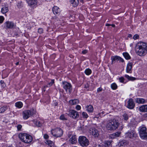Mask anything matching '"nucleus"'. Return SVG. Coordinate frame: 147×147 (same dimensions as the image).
Here are the masks:
<instances>
[{
	"label": "nucleus",
	"instance_id": "obj_1",
	"mask_svg": "<svg viewBox=\"0 0 147 147\" xmlns=\"http://www.w3.org/2000/svg\"><path fill=\"white\" fill-rule=\"evenodd\" d=\"M120 123L118 120L115 119L109 120L106 125V128L108 130H114L118 128Z\"/></svg>",
	"mask_w": 147,
	"mask_h": 147
},
{
	"label": "nucleus",
	"instance_id": "obj_2",
	"mask_svg": "<svg viewBox=\"0 0 147 147\" xmlns=\"http://www.w3.org/2000/svg\"><path fill=\"white\" fill-rule=\"evenodd\" d=\"M19 137L22 141L26 143H30L32 141V136L26 134H20Z\"/></svg>",
	"mask_w": 147,
	"mask_h": 147
},
{
	"label": "nucleus",
	"instance_id": "obj_3",
	"mask_svg": "<svg viewBox=\"0 0 147 147\" xmlns=\"http://www.w3.org/2000/svg\"><path fill=\"white\" fill-rule=\"evenodd\" d=\"M135 50L139 55L143 56L147 53V47H136Z\"/></svg>",
	"mask_w": 147,
	"mask_h": 147
},
{
	"label": "nucleus",
	"instance_id": "obj_4",
	"mask_svg": "<svg viewBox=\"0 0 147 147\" xmlns=\"http://www.w3.org/2000/svg\"><path fill=\"white\" fill-rule=\"evenodd\" d=\"M78 141L80 145L82 146H87L89 144L88 139L85 136H81L79 137Z\"/></svg>",
	"mask_w": 147,
	"mask_h": 147
},
{
	"label": "nucleus",
	"instance_id": "obj_5",
	"mask_svg": "<svg viewBox=\"0 0 147 147\" xmlns=\"http://www.w3.org/2000/svg\"><path fill=\"white\" fill-rule=\"evenodd\" d=\"M51 134L55 137H61L63 134V131L60 128H56L51 130Z\"/></svg>",
	"mask_w": 147,
	"mask_h": 147
},
{
	"label": "nucleus",
	"instance_id": "obj_6",
	"mask_svg": "<svg viewBox=\"0 0 147 147\" xmlns=\"http://www.w3.org/2000/svg\"><path fill=\"white\" fill-rule=\"evenodd\" d=\"M35 113V111L34 109L24 111L23 112V118L27 119Z\"/></svg>",
	"mask_w": 147,
	"mask_h": 147
},
{
	"label": "nucleus",
	"instance_id": "obj_7",
	"mask_svg": "<svg viewBox=\"0 0 147 147\" xmlns=\"http://www.w3.org/2000/svg\"><path fill=\"white\" fill-rule=\"evenodd\" d=\"M62 84L64 89L65 90L66 92L68 91L70 93L72 90L71 84L70 83L65 81L63 82Z\"/></svg>",
	"mask_w": 147,
	"mask_h": 147
},
{
	"label": "nucleus",
	"instance_id": "obj_8",
	"mask_svg": "<svg viewBox=\"0 0 147 147\" xmlns=\"http://www.w3.org/2000/svg\"><path fill=\"white\" fill-rule=\"evenodd\" d=\"M76 136V135L72 134L71 133H69L68 135V137L69 138V141L71 144H75L77 142V140Z\"/></svg>",
	"mask_w": 147,
	"mask_h": 147
},
{
	"label": "nucleus",
	"instance_id": "obj_9",
	"mask_svg": "<svg viewBox=\"0 0 147 147\" xmlns=\"http://www.w3.org/2000/svg\"><path fill=\"white\" fill-rule=\"evenodd\" d=\"M139 134L140 137L144 139L147 137L146 128L145 127H142L141 128L139 131Z\"/></svg>",
	"mask_w": 147,
	"mask_h": 147
},
{
	"label": "nucleus",
	"instance_id": "obj_10",
	"mask_svg": "<svg viewBox=\"0 0 147 147\" xmlns=\"http://www.w3.org/2000/svg\"><path fill=\"white\" fill-rule=\"evenodd\" d=\"M68 115L70 117L74 119L78 118L79 116L78 112L74 110H69Z\"/></svg>",
	"mask_w": 147,
	"mask_h": 147
},
{
	"label": "nucleus",
	"instance_id": "obj_11",
	"mask_svg": "<svg viewBox=\"0 0 147 147\" xmlns=\"http://www.w3.org/2000/svg\"><path fill=\"white\" fill-rule=\"evenodd\" d=\"M125 135L126 138L132 139L136 138L137 136L136 132L133 130L129 131L125 133Z\"/></svg>",
	"mask_w": 147,
	"mask_h": 147
},
{
	"label": "nucleus",
	"instance_id": "obj_12",
	"mask_svg": "<svg viewBox=\"0 0 147 147\" xmlns=\"http://www.w3.org/2000/svg\"><path fill=\"white\" fill-rule=\"evenodd\" d=\"M90 133L94 137H98L99 135V132L95 128H91L90 129Z\"/></svg>",
	"mask_w": 147,
	"mask_h": 147
},
{
	"label": "nucleus",
	"instance_id": "obj_13",
	"mask_svg": "<svg viewBox=\"0 0 147 147\" xmlns=\"http://www.w3.org/2000/svg\"><path fill=\"white\" fill-rule=\"evenodd\" d=\"M4 27L5 28L11 29L14 27V23L12 22L7 21L4 24Z\"/></svg>",
	"mask_w": 147,
	"mask_h": 147
},
{
	"label": "nucleus",
	"instance_id": "obj_14",
	"mask_svg": "<svg viewBox=\"0 0 147 147\" xmlns=\"http://www.w3.org/2000/svg\"><path fill=\"white\" fill-rule=\"evenodd\" d=\"M127 107L128 108L133 109L134 108L135 106V104L132 99L130 98L127 101Z\"/></svg>",
	"mask_w": 147,
	"mask_h": 147
},
{
	"label": "nucleus",
	"instance_id": "obj_15",
	"mask_svg": "<svg viewBox=\"0 0 147 147\" xmlns=\"http://www.w3.org/2000/svg\"><path fill=\"white\" fill-rule=\"evenodd\" d=\"M30 6L34 7L36 5L37 3V0H26Z\"/></svg>",
	"mask_w": 147,
	"mask_h": 147
},
{
	"label": "nucleus",
	"instance_id": "obj_16",
	"mask_svg": "<svg viewBox=\"0 0 147 147\" xmlns=\"http://www.w3.org/2000/svg\"><path fill=\"white\" fill-rule=\"evenodd\" d=\"M133 65V63H129L127 66L126 71L127 73H131V69Z\"/></svg>",
	"mask_w": 147,
	"mask_h": 147
},
{
	"label": "nucleus",
	"instance_id": "obj_17",
	"mask_svg": "<svg viewBox=\"0 0 147 147\" xmlns=\"http://www.w3.org/2000/svg\"><path fill=\"white\" fill-rule=\"evenodd\" d=\"M136 102L139 104H144L146 103L147 101L143 98H138L136 99Z\"/></svg>",
	"mask_w": 147,
	"mask_h": 147
},
{
	"label": "nucleus",
	"instance_id": "obj_18",
	"mask_svg": "<svg viewBox=\"0 0 147 147\" xmlns=\"http://www.w3.org/2000/svg\"><path fill=\"white\" fill-rule=\"evenodd\" d=\"M70 2L74 7L77 6L79 3V0H70Z\"/></svg>",
	"mask_w": 147,
	"mask_h": 147
},
{
	"label": "nucleus",
	"instance_id": "obj_19",
	"mask_svg": "<svg viewBox=\"0 0 147 147\" xmlns=\"http://www.w3.org/2000/svg\"><path fill=\"white\" fill-rule=\"evenodd\" d=\"M139 110L142 112H147V105L141 106L139 108Z\"/></svg>",
	"mask_w": 147,
	"mask_h": 147
},
{
	"label": "nucleus",
	"instance_id": "obj_20",
	"mask_svg": "<svg viewBox=\"0 0 147 147\" xmlns=\"http://www.w3.org/2000/svg\"><path fill=\"white\" fill-rule=\"evenodd\" d=\"M53 11L54 14H57L59 12L60 10L58 7L55 6L53 9Z\"/></svg>",
	"mask_w": 147,
	"mask_h": 147
},
{
	"label": "nucleus",
	"instance_id": "obj_21",
	"mask_svg": "<svg viewBox=\"0 0 147 147\" xmlns=\"http://www.w3.org/2000/svg\"><path fill=\"white\" fill-rule=\"evenodd\" d=\"M9 11L8 6L3 7L1 9V12L3 13H5Z\"/></svg>",
	"mask_w": 147,
	"mask_h": 147
},
{
	"label": "nucleus",
	"instance_id": "obj_22",
	"mask_svg": "<svg viewBox=\"0 0 147 147\" xmlns=\"http://www.w3.org/2000/svg\"><path fill=\"white\" fill-rule=\"evenodd\" d=\"M69 103L71 105H75L79 103V101L76 99L71 100L69 101Z\"/></svg>",
	"mask_w": 147,
	"mask_h": 147
},
{
	"label": "nucleus",
	"instance_id": "obj_23",
	"mask_svg": "<svg viewBox=\"0 0 147 147\" xmlns=\"http://www.w3.org/2000/svg\"><path fill=\"white\" fill-rule=\"evenodd\" d=\"M86 110L89 112L91 113L93 111V108L92 106L90 105L86 107Z\"/></svg>",
	"mask_w": 147,
	"mask_h": 147
},
{
	"label": "nucleus",
	"instance_id": "obj_24",
	"mask_svg": "<svg viewBox=\"0 0 147 147\" xmlns=\"http://www.w3.org/2000/svg\"><path fill=\"white\" fill-rule=\"evenodd\" d=\"M112 141H106L104 143V146L106 147H108L109 146L111 145Z\"/></svg>",
	"mask_w": 147,
	"mask_h": 147
},
{
	"label": "nucleus",
	"instance_id": "obj_25",
	"mask_svg": "<svg viewBox=\"0 0 147 147\" xmlns=\"http://www.w3.org/2000/svg\"><path fill=\"white\" fill-rule=\"evenodd\" d=\"M15 105L17 107L21 108L23 106V104L21 102H18L16 103Z\"/></svg>",
	"mask_w": 147,
	"mask_h": 147
},
{
	"label": "nucleus",
	"instance_id": "obj_26",
	"mask_svg": "<svg viewBox=\"0 0 147 147\" xmlns=\"http://www.w3.org/2000/svg\"><path fill=\"white\" fill-rule=\"evenodd\" d=\"M125 77L129 80L134 81L136 80V79L135 78L131 76H129L127 75H125Z\"/></svg>",
	"mask_w": 147,
	"mask_h": 147
},
{
	"label": "nucleus",
	"instance_id": "obj_27",
	"mask_svg": "<svg viewBox=\"0 0 147 147\" xmlns=\"http://www.w3.org/2000/svg\"><path fill=\"white\" fill-rule=\"evenodd\" d=\"M46 143L48 144L50 147H53L54 145V143L51 140H47Z\"/></svg>",
	"mask_w": 147,
	"mask_h": 147
},
{
	"label": "nucleus",
	"instance_id": "obj_28",
	"mask_svg": "<svg viewBox=\"0 0 147 147\" xmlns=\"http://www.w3.org/2000/svg\"><path fill=\"white\" fill-rule=\"evenodd\" d=\"M136 46H147V43L142 42H139L137 43Z\"/></svg>",
	"mask_w": 147,
	"mask_h": 147
},
{
	"label": "nucleus",
	"instance_id": "obj_29",
	"mask_svg": "<svg viewBox=\"0 0 147 147\" xmlns=\"http://www.w3.org/2000/svg\"><path fill=\"white\" fill-rule=\"evenodd\" d=\"M7 109V106H3L0 108V113L4 112Z\"/></svg>",
	"mask_w": 147,
	"mask_h": 147
},
{
	"label": "nucleus",
	"instance_id": "obj_30",
	"mask_svg": "<svg viewBox=\"0 0 147 147\" xmlns=\"http://www.w3.org/2000/svg\"><path fill=\"white\" fill-rule=\"evenodd\" d=\"M84 72L86 75H89L91 74L92 71L90 69L88 68L85 70Z\"/></svg>",
	"mask_w": 147,
	"mask_h": 147
},
{
	"label": "nucleus",
	"instance_id": "obj_31",
	"mask_svg": "<svg viewBox=\"0 0 147 147\" xmlns=\"http://www.w3.org/2000/svg\"><path fill=\"white\" fill-rule=\"evenodd\" d=\"M123 55L126 59H130V56L127 53H123Z\"/></svg>",
	"mask_w": 147,
	"mask_h": 147
},
{
	"label": "nucleus",
	"instance_id": "obj_32",
	"mask_svg": "<svg viewBox=\"0 0 147 147\" xmlns=\"http://www.w3.org/2000/svg\"><path fill=\"white\" fill-rule=\"evenodd\" d=\"M118 56L112 57H111V59L112 60V63H113L115 61H118Z\"/></svg>",
	"mask_w": 147,
	"mask_h": 147
},
{
	"label": "nucleus",
	"instance_id": "obj_33",
	"mask_svg": "<svg viewBox=\"0 0 147 147\" xmlns=\"http://www.w3.org/2000/svg\"><path fill=\"white\" fill-rule=\"evenodd\" d=\"M111 87L112 89L115 90L117 88V86L115 83H113L111 84Z\"/></svg>",
	"mask_w": 147,
	"mask_h": 147
},
{
	"label": "nucleus",
	"instance_id": "obj_34",
	"mask_svg": "<svg viewBox=\"0 0 147 147\" xmlns=\"http://www.w3.org/2000/svg\"><path fill=\"white\" fill-rule=\"evenodd\" d=\"M82 115L83 117L84 118H87L88 117L87 113L86 112H84L82 113Z\"/></svg>",
	"mask_w": 147,
	"mask_h": 147
},
{
	"label": "nucleus",
	"instance_id": "obj_35",
	"mask_svg": "<svg viewBox=\"0 0 147 147\" xmlns=\"http://www.w3.org/2000/svg\"><path fill=\"white\" fill-rule=\"evenodd\" d=\"M123 116V118L125 120H127L128 119V115L126 114H124Z\"/></svg>",
	"mask_w": 147,
	"mask_h": 147
},
{
	"label": "nucleus",
	"instance_id": "obj_36",
	"mask_svg": "<svg viewBox=\"0 0 147 147\" xmlns=\"http://www.w3.org/2000/svg\"><path fill=\"white\" fill-rule=\"evenodd\" d=\"M121 132L120 131H117L114 133L115 135L116 138L119 137L121 134Z\"/></svg>",
	"mask_w": 147,
	"mask_h": 147
},
{
	"label": "nucleus",
	"instance_id": "obj_37",
	"mask_svg": "<svg viewBox=\"0 0 147 147\" xmlns=\"http://www.w3.org/2000/svg\"><path fill=\"white\" fill-rule=\"evenodd\" d=\"M54 82V80H51V82L48 84H47L48 86H51L53 84Z\"/></svg>",
	"mask_w": 147,
	"mask_h": 147
},
{
	"label": "nucleus",
	"instance_id": "obj_38",
	"mask_svg": "<svg viewBox=\"0 0 147 147\" xmlns=\"http://www.w3.org/2000/svg\"><path fill=\"white\" fill-rule=\"evenodd\" d=\"M36 125L38 127H40L41 126L42 124V123L39 121H36Z\"/></svg>",
	"mask_w": 147,
	"mask_h": 147
},
{
	"label": "nucleus",
	"instance_id": "obj_39",
	"mask_svg": "<svg viewBox=\"0 0 147 147\" xmlns=\"http://www.w3.org/2000/svg\"><path fill=\"white\" fill-rule=\"evenodd\" d=\"M60 119L62 120H66V119L64 115H62L60 117Z\"/></svg>",
	"mask_w": 147,
	"mask_h": 147
},
{
	"label": "nucleus",
	"instance_id": "obj_40",
	"mask_svg": "<svg viewBox=\"0 0 147 147\" xmlns=\"http://www.w3.org/2000/svg\"><path fill=\"white\" fill-rule=\"evenodd\" d=\"M139 36L137 34H135L133 36V38L134 40H136L139 38Z\"/></svg>",
	"mask_w": 147,
	"mask_h": 147
},
{
	"label": "nucleus",
	"instance_id": "obj_41",
	"mask_svg": "<svg viewBox=\"0 0 147 147\" xmlns=\"http://www.w3.org/2000/svg\"><path fill=\"white\" fill-rule=\"evenodd\" d=\"M119 82L121 83H123L124 82V78L121 77L119 78Z\"/></svg>",
	"mask_w": 147,
	"mask_h": 147
},
{
	"label": "nucleus",
	"instance_id": "obj_42",
	"mask_svg": "<svg viewBox=\"0 0 147 147\" xmlns=\"http://www.w3.org/2000/svg\"><path fill=\"white\" fill-rule=\"evenodd\" d=\"M125 142L123 141H122L121 142H120L118 145L119 146H123V145H125Z\"/></svg>",
	"mask_w": 147,
	"mask_h": 147
},
{
	"label": "nucleus",
	"instance_id": "obj_43",
	"mask_svg": "<svg viewBox=\"0 0 147 147\" xmlns=\"http://www.w3.org/2000/svg\"><path fill=\"white\" fill-rule=\"evenodd\" d=\"M4 19V18L3 16H0V23H2L3 22Z\"/></svg>",
	"mask_w": 147,
	"mask_h": 147
},
{
	"label": "nucleus",
	"instance_id": "obj_44",
	"mask_svg": "<svg viewBox=\"0 0 147 147\" xmlns=\"http://www.w3.org/2000/svg\"><path fill=\"white\" fill-rule=\"evenodd\" d=\"M17 127L18 130V131H20V130H21V129L22 128V126L21 125L19 124L17 125Z\"/></svg>",
	"mask_w": 147,
	"mask_h": 147
},
{
	"label": "nucleus",
	"instance_id": "obj_45",
	"mask_svg": "<svg viewBox=\"0 0 147 147\" xmlns=\"http://www.w3.org/2000/svg\"><path fill=\"white\" fill-rule=\"evenodd\" d=\"M43 30L42 28H39L38 30V32L40 34H41L43 32Z\"/></svg>",
	"mask_w": 147,
	"mask_h": 147
},
{
	"label": "nucleus",
	"instance_id": "obj_46",
	"mask_svg": "<svg viewBox=\"0 0 147 147\" xmlns=\"http://www.w3.org/2000/svg\"><path fill=\"white\" fill-rule=\"evenodd\" d=\"M110 137L112 139H114L116 138L114 133L111 135L110 136Z\"/></svg>",
	"mask_w": 147,
	"mask_h": 147
},
{
	"label": "nucleus",
	"instance_id": "obj_47",
	"mask_svg": "<svg viewBox=\"0 0 147 147\" xmlns=\"http://www.w3.org/2000/svg\"><path fill=\"white\" fill-rule=\"evenodd\" d=\"M76 108L77 110H79L80 109L81 107L80 106L78 105L76 106Z\"/></svg>",
	"mask_w": 147,
	"mask_h": 147
},
{
	"label": "nucleus",
	"instance_id": "obj_48",
	"mask_svg": "<svg viewBox=\"0 0 147 147\" xmlns=\"http://www.w3.org/2000/svg\"><path fill=\"white\" fill-rule=\"evenodd\" d=\"M118 61H120L122 62H123L124 61L123 60L119 57Z\"/></svg>",
	"mask_w": 147,
	"mask_h": 147
},
{
	"label": "nucleus",
	"instance_id": "obj_49",
	"mask_svg": "<svg viewBox=\"0 0 147 147\" xmlns=\"http://www.w3.org/2000/svg\"><path fill=\"white\" fill-rule=\"evenodd\" d=\"M87 50H85L82 51V53L83 54H85L87 53Z\"/></svg>",
	"mask_w": 147,
	"mask_h": 147
},
{
	"label": "nucleus",
	"instance_id": "obj_50",
	"mask_svg": "<svg viewBox=\"0 0 147 147\" xmlns=\"http://www.w3.org/2000/svg\"><path fill=\"white\" fill-rule=\"evenodd\" d=\"M44 138L45 139H47L48 138L49 136L47 134H45L44 136Z\"/></svg>",
	"mask_w": 147,
	"mask_h": 147
},
{
	"label": "nucleus",
	"instance_id": "obj_51",
	"mask_svg": "<svg viewBox=\"0 0 147 147\" xmlns=\"http://www.w3.org/2000/svg\"><path fill=\"white\" fill-rule=\"evenodd\" d=\"M102 90V88H99L97 89V91L98 92H101Z\"/></svg>",
	"mask_w": 147,
	"mask_h": 147
},
{
	"label": "nucleus",
	"instance_id": "obj_52",
	"mask_svg": "<svg viewBox=\"0 0 147 147\" xmlns=\"http://www.w3.org/2000/svg\"><path fill=\"white\" fill-rule=\"evenodd\" d=\"M127 37L129 38H131L132 37V35L131 34H128Z\"/></svg>",
	"mask_w": 147,
	"mask_h": 147
},
{
	"label": "nucleus",
	"instance_id": "obj_53",
	"mask_svg": "<svg viewBox=\"0 0 147 147\" xmlns=\"http://www.w3.org/2000/svg\"><path fill=\"white\" fill-rule=\"evenodd\" d=\"M85 87L86 88H88V84L85 85Z\"/></svg>",
	"mask_w": 147,
	"mask_h": 147
},
{
	"label": "nucleus",
	"instance_id": "obj_54",
	"mask_svg": "<svg viewBox=\"0 0 147 147\" xmlns=\"http://www.w3.org/2000/svg\"><path fill=\"white\" fill-rule=\"evenodd\" d=\"M106 26H111V24H107L106 25Z\"/></svg>",
	"mask_w": 147,
	"mask_h": 147
},
{
	"label": "nucleus",
	"instance_id": "obj_55",
	"mask_svg": "<svg viewBox=\"0 0 147 147\" xmlns=\"http://www.w3.org/2000/svg\"><path fill=\"white\" fill-rule=\"evenodd\" d=\"M111 26H112V27H115V25L114 24H111Z\"/></svg>",
	"mask_w": 147,
	"mask_h": 147
},
{
	"label": "nucleus",
	"instance_id": "obj_56",
	"mask_svg": "<svg viewBox=\"0 0 147 147\" xmlns=\"http://www.w3.org/2000/svg\"><path fill=\"white\" fill-rule=\"evenodd\" d=\"M0 83H1V84H2L3 83H4V82H3V81H2V80H1V81H0Z\"/></svg>",
	"mask_w": 147,
	"mask_h": 147
},
{
	"label": "nucleus",
	"instance_id": "obj_57",
	"mask_svg": "<svg viewBox=\"0 0 147 147\" xmlns=\"http://www.w3.org/2000/svg\"><path fill=\"white\" fill-rule=\"evenodd\" d=\"M19 3H20V6H21V3H22V2H21V1H20V2H18V4H19Z\"/></svg>",
	"mask_w": 147,
	"mask_h": 147
},
{
	"label": "nucleus",
	"instance_id": "obj_58",
	"mask_svg": "<svg viewBox=\"0 0 147 147\" xmlns=\"http://www.w3.org/2000/svg\"><path fill=\"white\" fill-rule=\"evenodd\" d=\"M19 64V62H17V63H16V65H18Z\"/></svg>",
	"mask_w": 147,
	"mask_h": 147
},
{
	"label": "nucleus",
	"instance_id": "obj_59",
	"mask_svg": "<svg viewBox=\"0 0 147 147\" xmlns=\"http://www.w3.org/2000/svg\"><path fill=\"white\" fill-rule=\"evenodd\" d=\"M123 128V126H121V128H120V129H121V130H122V129Z\"/></svg>",
	"mask_w": 147,
	"mask_h": 147
},
{
	"label": "nucleus",
	"instance_id": "obj_60",
	"mask_svg": "<svg viewBox=\"0 0 147 147\" xmlns=\"http://www.w3.org/2000/svg\"><path fill=\"white\" fill-rule=\"evenodd\" d=\"M7 147H13V146H9Z\"/></svg>",
	"mask_w": 147,
	"mask_h": 147
},
{
	"label": "nucleus",
	"instance_id": "obj_61",
	"mask_svg": "<svg viewBox=\"0 0 147 147\" xmlns=\"http://www.w3.org/2000/svg\"><path fill=\"white\" fill-rule=\"evenodd\" d=\"M82 1V0H80V1Z\"/></svg>",
	"mask_w": 147,
	"mask_h": 147
},
{
	"label": "nucleus",
	"instance_id": "obj_62",
	"mask_svg": "<svg viewBox=\"0 0 147 147\" xmlns=\"http://www.w3.org/2000/svg\"><path fill=\"white\" fill-rule=\"evenodd\" d=\"M74 147H77V146H74Z\"/></svg>",
	"mask_w": 147,
	"mask_h": 147
}]
</instances>
